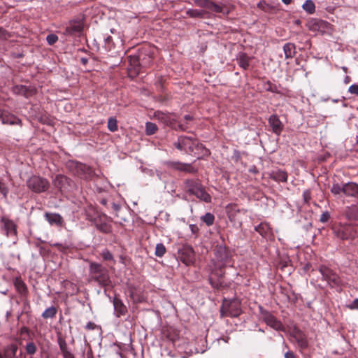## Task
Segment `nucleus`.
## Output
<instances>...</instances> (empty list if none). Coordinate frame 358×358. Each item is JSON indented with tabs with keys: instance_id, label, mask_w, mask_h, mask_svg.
Returning <instances> with one entry per match:
<instances>
[{
	"instance_id": "nucleus-1",
	"label": "nucleus",
	"mask_w": 358,
	"mask_h": 358,
	"mask_svg": "<svg viewBox=\"0 0 358 358\" xmlns=\"http://www.w3.org/2000/svg\"><path fill=\"white\" fill-rule=\"evenodd\" d=\"M175 146L180 150L198 157L200 154L204 155L208 152L196 140L187 136L179 137L178 142L175 143Z\"/></svg>"
},
{
	"instance_id": "nucleus-2",
	"label": "nucleus",
	"mask_w": 358,
	"mask_h": 358,
	"mask_svg": "<svg viewBox=\"0 0 358 358\" xmlns=\"http://www.w3.org/2000/svg\"><path fill=\"white\" fill-rule=\"evenodd\" d=\"M241 313L240 303L236 300L224 301L221 308L222 316L237 317L240 315Z\"/></svg>"
},
{
	"instance_id": "nucleus-3",
	"label": "nucleus",
	"mask_w": 358,
	"mask_h": 358,
	"mask_svg": "<svg viewBox=\"0 0 358 358\" xmlns=\"http://www.w3.org/2000/svg\"><path fill=\"white\" fill-rule=\"evenodd\" d=\"M319 271L321 273L322 278L326 280L329 285L334 287L341 285V280L340 278L329 268L325 266H320Z\"/></svg>"
},
{
	"instance_id": "nucleus-4",
	"label": "nucleus",
	"mask_w": 358,
	"mask_h": 358,
	"mask_svg": "<svg viewBox=\"0 0 358 358\" xmlns=\"http://www.w3.org/2000/svg\"><path fill=\"white\" fill-rule=\"evenodd\" d=\"M48 182L41 177L33 176L27 180V186L35 192H45L48 188Z\"/></svg>"
},
{
	"instance_id": "nucleus-5",
	"label": "nucleus",
	"mask_w": 358,
	"mask_h": 358,
	"mask_svg": "<svg viewBox=\"0 0 358 358\" xmlns=\"http://www.w3.org/2000/svg\"><path fill=\"white\" fill-rule=\"evenodd\" d=\"M197 4L205 8L209 12L222 13L224 15H227L229 13L228 7L216 4L210 0H198Z\"/></svg>"
},
{
	"instance_id": "nucleus-6",
	"label": "nucleus",
	"mask_w": 358,
	"mask_h": 358,
	"mask_svg": "<svg viewBox=\"0 0 358 358\" xmlns=\"http://www.w3.org/2000/svg\"><path fill=\"white\" fill-rule=\"evenodd\" d=\"M83 29V24L80 20H72L66 25L64 34L67 36H79Z\"/></svg>"
},
{
	"instance_id": "nucleus-7",
	"label": "nucleus",
	"mask_w": 358,
	"mask_h": 358,
	"mask_svg": "<svg viewBox=\"0 0 358 358\" xmlns=\"http://www.w3.org/2000/svg\"><path fill=\"white\" fill-rule=\"evenodd\" d=\"M260 315L264 322L267 325L270 326L275 330H280L282 328V324L271 313L266 310L260 308Z\"/></svg>"
},
{
	"instance_id": "nucleus-8",
	"label": "nucleus",
	"mask_w": 358,
	"mask_h": 358,
	"mask_svg": "<svg viewBox=\"0 0 358 358\" xmlns=\"http://www.w3.org/2000/svg\"><path fill=\"white\" fill-rule=\"evenodd\" d=\"M292 336L301 349H305L308 347L306 337L300 329L294 328L292 331Z\"/></svg>"
},
{
	"instance_id": "nucleus-9",
	"label": "nucleus",
	"mask_w": 358,
	"mask_h": 358,
	"mask_svg": "<svg viewBox=\"0 0 358 358\" xmlns=\"http://www.w3.org/2000/svg\"><path fill=\"white\" fill-rule=\"evenodd\" d=\"M269 125L272 128V131L277 135H279L283 129V124L275 115H272L268 118Z\"/></svg>"
},
{
	"instance_id": "nucleus-10",
	"label": "nucleus",
	"mask_w": 358,
	"mask_h": 358,
	"mask_svg": "<svg viewBox=\"0 0 358 358\" xmlns=\"http://www.w3.org/2000/svg\"><path fill=\"white\" fill-rule=\"evenodd\" d=\"M168 164L170 168L176 170L187 173H194L196 171L194 168H193L190 164H184L179 162H171Z\"/></svg>"
},
{
	"instance_id": "nucleus-11",
	"label": "nucleus",
	"mask_w": 358,
	"mask_h": 358,
	"mask_svg": "<svg viewBox=\"0 0 358 358\" xmlns=\"http://www.w3.org/2000/svg\"><path fill=\"white\" fill-rule=\"evenodd\" d=\"M1 222L3 224V229L7 236L15 235L16 227L13 221L3 217L1 218Z\"/></svg>"
},
{
	"instance_id": "nucleus-12",
	"label": "nucleus",
	"mask_w": 358,
	"mask_h": 358,
	"mask_svg": "<svg viewBox=\"0 0 358 358\" xmlns=\"http://www.w3.org/2000/svg\"><path fill=\"white\" fill-rule=\"evenodd\" d=\"M344 194L347 196H358V185L355 182H347L344 184Z\"/></svg>"
},
{
	"instance_id": "nucleus-13",
	"label": "nucleus",
	"mask_w": 358,
	"mask_h": 358,
	"mask_svg": "<svg viewBox=\"0 0 358 358\" xmlns=\"http://www.w3.org/2000/svg\"><path fill=\"white\" fill-rule=\"evenodd\" d=\"M92 279L102 286H107L110 283L109 275L108 271L105 268L100 273L92 277Z\"/></svg>"
},
{
	"instance_id": "nucleus-14",
	"label": "nucleus",
	"mask_w": 358,
	"mask_h": 358,
	"mask_svg": "<svg viewBox=\"0 0 358 358\" xmlns=\"http://www.w3.org/2000/svg\"><path fill=\"white\" fill-rule=\"evenodd\" d=\"M236 60L240 67L246 70L249 68L251 57L248 56L245 53L240 52L236 57Z\"/></svg>"
},
{
	"instance_id": "nucleus-15",
	"label": "nucleus",
	"mask_w": 358,
	"mask_h": 358,
	"mask_svg": "<svg viewBox=\"0 0 358 358\" xmlns=\"http://www.w3.org/2000/svg\"><path fill=\"white\" fill-rule=\"evenodd\" d=\"M186 187L187 191L194 195H196L199 191L203 189L201 184L194 180H187L186 182Z\"/></svg>"
},
{
	"instance_id": "nucleus-16",
	"label": "nucleus",
	"mask_w": 358,
	"mask_h": 358,
	"mask_svg": "<svg viewBox=\"0 0 358 358\" xmlns=\"http://www.w3.org/2000/svg\"><path fill=\"white\" fill-rule=\"evenodd\" d=\"M113 306L117 317H120L125 314L127 308L120 299L115 298L113 300Z\"/></svg>"
},
{
	"instance_id": "nucleus-17",
	"label": "nucleus",
	"mask_w": 358,
	"mask_h": 358,
	"mask_svg": "<svg viewBox=\"0 0 358 358\" xmlns=\"http://www.w3.org/2000/svg\"><path fill=\"white\" fill-rule=\"evenodd\" d=\"M20 123V120L15 115L6 111L5 115L3 117L2 124H18Z\"/></svg>"
},
{
	"instance_id": "nucleus-18",
	"label": "nucleus",
	"mask_w": 358,
	"mask_h": 358,
	"mask_svg": "<svg viewBox=\"0 0 358 358\" xmlns=\"http://www.w3.org/2000/svg\"><path fill=\"white\" fill-rule=\"evenodd\" d=\"M271 178L278 182H286L287 180V174L282 170L274 171L271 174Z\"/></svg>"
},
{
	"instance_id": "nucleus-19",
	"label": "nucleus",
	"mask_w": 358,
	"mask_h": 358,
	"mask_svg": "<svg viewBox=\"0 0 358 358\" xmlns=\"http://www.w3.org/2000/svg\"><path fill=\"white\" fill-rule=\"evenodd\" d=\"M345 213L349 220H358V207L356 206L347 207Z\"/></svg>"
},
{
	"instance_id": "nucleus-20",
	"label": "nucleus",
	"mask_w": 358,
	"mask_h": 358,
	"mask_svg": "<svg viewBox=\"0 0 358 358\" xmlns=\"http://www.w3.org/2000/svg\"><path fill=\"white\" fill-rule=\"evenodd\" d=\"M17 350V345L11 344L5 348L3 354L6 358H15Z\"/></svg>"
},
{
	"instance_id": "nucleus-21",
	"label": "nucleus",
	"mask_w": 358,
	"mask_h": 358,
	"mask_svg": "<svg viewBox=\"0 0 358 358\" xmlns=\"http://www.w3.org/2000/svg\"><path fill=\"white\" fill-rule=\"evenodd\" d=\"M283 50L286 58H292L295 55V45L293 43H287L283 46Z\"/></svg>"
},
{
	"instance_id": "nucleus-22",
	"label": "nucleus",
	"mask_w": 358,
	"mask_h": 358,
	"mask_svg": "<svg viewBox=\"0 0 358 358\" xmlns=\"http://www.w3.org/2000/svg\"><path fill=\"white\" fill-rule=\"evenodd\" d=\"M103 269L104 268L101 264L95 262L91 263L90 265V273L91 278L95 275L100 273Z\"/></svg>"
},
{
	"instance_id": "nucleus-23",
	"label": "nucleus",
	"mask_w": 358,
	"mask_h": 358,
	"mask_svg": "<svg viewBox=\"0 0 358 358\" xmlns=\"http://www.w3.org/2000/svg\"><path fill=\"white\" fill-rule=\"evenodd\" d=\"M46 218L50 224H60L62 222V217L58 214H46Z\"/></svg>"
},
{
	"instance_id": "nucleus-24",
	"label": "nucleus",
	"mask_w": 358,
	"mask_h": 358,
	"mask_svg": "<svg viewBox=\"0 0 358 358\" xmlns=\"http://www.w3.org/2000/svg\"><path fill=\"white\" fill-rule=\"evenodd\" d=\"M302 8L309 14H313L315 10V6L312 0H306L302 5Z\"/></svg>"
},
{
	"instance_id": "nucleus-25",
	"label": "nucleus",
	"mask_w": 358,
	"mask_h": 358,
	"mask_svg": "<svg viewBox=\"0 0 358 358\" xmlns=\"http://www.w3.org/2000/svg\"><path fill=\"white\" fill-rule=\"evenodd\" d=\"M255 230L262 236H265L270 232V227L266 223H261L255 227Z\"/></svg>"
},
{
	"instance_id": "nucleus-26",
	"label": "nucleus",
	"mask_w": 358,
	"mask_h": 358,
	"mask_svg": "<svg viewBox=\"0 0 358 358\" xmlns=\"http://www.w3.org/2000/svg\"><path fill=\"white\" fill-rule=\"evenodd\" d=\"M57 313V309L54 306L49 307L46 308L43 313H42V317L43 318H52L55 316Z\"/></svg>"
},
{
	"instance_id": "nucleus-27",
	"label": "nucleus",
	"mask_w": 358,
	"mask_h": 358,
	"mask_svg": "<svg viewBox=\"0 0 358 358\" xmlns=\"http://www.w3.org/2000/svg\"><path fill=\"white\" fill-rule=\"evenodd\" d=\"M201 219L207 226L213 225L215 221V217L210 213H206L204 215L201 217Z\"/></svg>"
},
{
	"instance_id": "nucleus-28",
	"label": "nucleus",
	"mask_w": 358,
	"mask_h": 358,
	"mask_svg": "<svg viewBox=\"0 0 358 358\" xmlns=\"http://www.w3.org/2000/svg\"><path fill=\"white\" fill-rule=\"evenodd\" d=\"M195 196L205 202H210L211 201L210 196L203 189V188L199 191Z\"/></svg>"
},
{
	"instance_id": "nucleus-29",
	"label": "nucleus",
	"mask_w": 358,
	"mask_h": 358,
	"mask_svg": "<svg viewBox=\"0 0 358 358\" xmlns=\"http://www.w3.org/2000/svg\"><path fill=\"white\" fill-rule=\"evenodd\" d=\"M331 192L334 195H337L343 192L344 194V184L343 185L338 183H334L331 187Z\"/></svg>"
},
{
	"instance_id": "nucleus-30",
	"label": "nucleus",
	"mask_w": 358,
	"mask_h": 358,
	"mask_svg": "<svg viewBox=\"0 0 358 358\" xmlns=\"http://www.w3.org/2000/svg\"><path fill=\"white\" fill-rule=\"evenodd\" d=\"M166 252V248L163 243H159L156 245L155 247V255L159 257H162Z\"/></svg>"
},
{
	"instance_id": "nucleus-31",
	"label": "nucleus",
	"mask_w": 358,
	"mask_h": 358,
	"mask_svg": "<svg viewBox=\"0 0 358 358\" xmlns=\"http://www.w3.org/2000/svg\"><path fill=\"white\" fill-rule=\"evenodd\" d=\"M157 130V127L152 122H147L145 124V132L148 135H152Z\"/></svg>"
},
{
	"instance_id": "nucleus-32",
	"label": "nucleus",
	"mask_w": 358,
	"mask_h": 358,
	"mask_svg": "<svg viewBox=\"0 0 358 358\" xmlns=\"http://www.w3.org/2000/svg\"><path fill=\"white\" fill-rule=\"evenodd\" d=\"M108 128L110 131H115L117 129V120L114 117H110L108 121Z\"/></svg>"
},
{
	"instance_id": "nucleus-33",
	"label": "nucleus",
	"mask_w": 358,
	"mask_h": 358,
	"mask_svg": "<svg viewBox=\"0 0 358 358\" xmlns=\"http://www.w3.org/2000/svg\"><path fill=\"white\" fill-rule=\"evenodd\" d=\"M13 91L15 94H22L24 96L27 95V88L23 85H16L13 87Z\"/></svg>"
},
{
	"instance_id": "nucleus-34",
	"label": "nucleus",
	"mask_w": 358,
	"mask_h": 358,
	"mask_svg": "<svg viewBox=\"0 0 358 358\" xmlns=\"http://www.w3.org/2000/svg\"><path fill=\"white\" fill-rule=\"evenodd\" d=\"M335 235L340 239L345 240L348 238V234L345 231L344 228H339L335 231Z\"/></svg>"
},
{
	"instance_id": "nucleus-35",
	"label": "nucleus",
	"mask_w": 358,
	"mask_h": 358,
	"mask_svg": "<svg viewBox=\"0 0 358 358\" xmlns=\"http://www.w3.org/2000/svg\"><path fill=\"white\" fill-rule=\"evenodd\" d=\"M187 13L189 16H191L192 17H201V16H203V10H198V9H191V10H189Z\"/></svg>"
},
{
	"instance_id": "nucleus-36",
	"label": "nucleus",
	"mask_w": 358,
	"mask_h": 358,
	"mask_svg": "<svg viewBox=\"0 0 358 358\" xmlns=\"http://www.w3.org/2000/svg\"><path fill=\"white\" fill-rule=\"evenodd\" d=\"M26 351L29 355H34L36 352V347L32 342L29 343L26 345Z\"/></svg>"
},
{
	"instance_id": "nucleus-37",
	"label": "nucleus",
	"mask_w": 358,
	"mask_h": 358,
	"mask_svg": "<svg viewBox=\"0 0 358 358\" xmlns=\"http://www.w3.org/2000/svg\"><path fill=\"white\" fill-rule=\"evenodd\" d=\"M47 42L49 45H53L58 40V36L54 34H51L46 37Z\"/></svg>"
},
{
	"instance_id": "nucleus-38",
	"label": "nucleus",
	"mask_w": 358,
	"mask_h": 358,
	"mask_svg": "<svg viewBox=\"0 0 358 358\" xmlns=\"http://www.w3.org/2000/svg\"><path fill=\"white\" fill-rule=\"evenodd\" d=\"M8 192V189L6 187V184L0 180V193H1L3 197H6Z\"/></svg>"
},
{
	"instance_id": "nucleus-39",
	"label": "nucleus",
	"mask_w": 358,
	"mask_h": 358,
	"mask_svg": "<svg viewBox=\"0 0 358 358\" xmlns=\"http://www.w3.org/2000/svg\"><path fill=\"white\" fill-rule=\"evenodd\" d=\"M101 256L104 260H113V257L112 254L108 250H104L101 252Z\"/></svg>"
},
{
	"instance_id": "nucleus-40",
	"label": "nucleus",
	"mask_w": 358,
	"mask_h": 358,
	"mask_svg": "<svg viewBox=\"0 0 358 358\" xmlns=\"http://www.w3.org/2000/svg\"><path fill=\"white\" fill-rule=\"evenodd\" d=\"M330 218V214L328 211L324 212L320 218V221L322 223L327 222Z\"/></svg>"
},
{
	"instance_id": "nucleus-41",
	"label": "nucleus",
	"mask_w": 358,
	"mask_h": 358,
	"mask_svg": "<svg viewBox=\"0 0 358 358\" xmlns=\"http://www.w3.org/2000/svg\"><path fill=\"white\" fill-rule=\"evenodd\" d=\"M59 348L62 352L65 351V350H67V345L65 342V341L62 340V339H59Z\"/></svg>"
},
{
	"instance_id": "nucleus-42",
	"label": "nucleus",
	"mask_w": 358,
	"mask_h": 358,
	"mask_svg": "<svg viewBox=\"0 0 358 358\" xmlns=\"http://www.w3.org/2000/svg\"><path fill=\"white\" fill-rule=\"evenodd\" d=\"M348 91L351 94L358 95V85H352L349 87Z\"/></svg>"
},
{
	"instance_id": "nucleus-43",
	"label": "nucleus",
	"mask_w": 358,
	"mask_h": 358,
	"mask_svg": "<svg viewBox=\"0 0 358 358\" xmlns=\"http://www.w3.org/2000/svg\"><path fill=\"white\" fill-rule=\"evenodd\" d=\"M97 226H98V228L101 231H103L105 233H108V232L110 231V227L106 223H104L103 224H101V225H97Z\"/></svg>"
},
{
	"instance_id": "nucleus-44",
	"label": "nucleus",
	"mask_w": 358,
	"mask_h": 358,
	"mask_svg": "<svg viewBox=\"0 0 358 358\" xmlns=\"http://www.w3.org/2000/svg\"><path fill=\"white\" fill-rule=\"evenodd\" d=\"M348 307L351 309H358V299H355L351 303L348 305Z\"/></svg>"
},
{
	"instance_id": "nucleus-45",
	"label": "nucleus",
	"mask_w": 358,
	"mask_h": 358,
	"mask_svg": "<svg viewBox=\"0 0 358 358\" xmlns=\"http://www.w3.org/2000/svg\"><path fill=\"white\" fill-rule=\"evenodd\" d=\"M314 24L320 27H326L327 26V22L323 20H317L315 22Z\"/></svg>"
},
{
	"instance_id": "nucleus-46",
	"label": "nucleus",
	"mask_w": 358,
	"mask_h": 358,
	"mask_svg": "<svg viewBox=\"0 0 358 358\" xmlns=\"http://www.w3.org/2000/svg\"><path fill=\"white\" fill-rule=\"evenodd\" d=\"M238 210L236 209V206H234V205H231H231H229V206H227V211H228L229 216V217H230V218H231V216L233 215V214H232V210Z\"/></svg>"
},
{
	"instance_id": "nucleus-47",
	"label": "nucleus",
	"mask_w": 358,
	"mask_h": 358,
	"mask_svg": "<svg viewBox=\"0 0 358 358\" xmlns=\"http://www.w3.org/2000/svg\"><path fill=\"white\" fill-rule=\"evenodd\" d=\"M64 358H74L73 355L67 350L62 352Z\"/></svg>"
},
{
	"instance_id": "nucleus-48",
	"label": "nucleus",
	"mask_w": 358,
	"mask_h": 358,
	"mask_svg": "<svg viewBox=\"0 0 358 358\" xmlns=\"http://www.w3.org/2000/svg\"><path fill=\"white\" fill-rule=\"evenodd\" d=\"M77 167L79 170L82 171H85L89 169V167L87 166L85 164H77Z\"/></svg>"
},
{
	"instance_id": "nucleus-49",
	"label": "nucleus",
	"mask_w": 358,
	"mask_h": 358,
	"mask_svg": "<svg viewBox=\"0 0 358 358\" xmlns=\"http://www.w3.org/2000/svg\"><path fill=\"white\" fill-rule=\"evenodd\" d=\"M189 229L193 234H196L199 231V228L196 224H189Z\"/></svg>"
},
{
	"instance_id": "nucleus-50",
	"label": "nucleus",
	"mask_w": 358,
	"mask_h": 358,
	"mask_svg": "<svg viewBox=\"0 0 358 358\" xmlns=\"http://www.w3.org/2000/svg\"><path fill=\"white\" fill-rule=\"evenodd\" d=\"M285 358H296V355L291 351H287L285 354Z\"/></svg>"
},
{
	"instance_id": "nucleus-51",
	"label": "nucleus",
	"mask_w": 358,
	"mask_h": 358,
	"mask_svg": "<svg viewBox=\"0 0 358 358\" xmlns=\"http://www.w3.org/2000/svg\"><path fill=\"white\" fill-rule=\"evenodd\" d=\"M94 323L92 322H89L87 325H86V329H94Z\"/></svg>"
},
{
	"instance_id": "nucleus-52",
	"label": "nucleus",
	"mask_w": 358,
	"mask_h": 358,
	"mask_svg": "<svg viewBox=\"0 0 358 358\" xmlns=\"http://www.w3.org/2000/svg\"><path fill=\"white\" fill-rule=\"evenodd\" d=\"M303 196H304L305 201H307V199L310 198V193H309V192L308 191H305L303 192Z\"/></svg>"
},
{
	"instance_id": "nucleus-53",
	"label": "nucleus",
	"mask_w": 358,
	"mask_h": 358,
	"mask_svg": "<svg viewBox=\"0 0 358 358\" xmlns=\"http://www.w3.org/2000/svg\"><path fill=\"white\" fill-rule=\"evenodd\" d=\"M112 206H113V208L115 210V211H118L120 210V206L118 204H116L115 203H112Z\"/></svg>"
},
{
	"instance_id": "nucleus-54",
	"label": "nucleus",
	"mask_w": 358,
	"mask_h": 358,
	"mask_svg": "<svg viewBox=\"0 0 358 358\" xmlns=\"http://www.w3.org/2000/svg\"><path fill=\"white\" fill-rule=\"evenodd\" d=\"M5 110H0V121L2 122V120H3V117L5 115Z\"/></svg>"
},
{
	"instance_id": "nucleus-55",
	"label": "nucleus",
	"mask_w": 358,
	"mask_h": 358,
	"mask_svg": "<svg viewBox=\"0 0 358 358\" xmlns=\"http://www.w3.org/2000/svg\"><path fill=\"white\" fill-rule=\"evenodd\" d=\"M57 179L59 180L61 182H63V181L66 180V178L62 176H57Z\"/></svg>"
},
{
	"instance_id": "nucleus-56",
	"label": "nucleus",
	"mask_w": 358,
	"mask_h": 358,
	"mask_svg": "<svg viewBox=\"0 0 358 358\" xmlns=\"http://www.w3.org/2000/svg\"><path fill=\"white\" fill-rule=\"evenodd\" d=\"M185 117V119L186 120H192V117L191 115H185V117Z\"/></svg>"
},
{
	"instance_id": "nucleus-57",
	"label": "nucleus",
	"mask_w": 358,
	"mask_h": 358,
	"mask_svg": "<svg viewBox=\"0 0 358 358\" xmlns=\"http://www.w3.org/2000/svg\"><path fill=\"white\" fill-rule=\"evenodd\" d=\"M292 0H282V1L285 3V4H289L291 2H292Z\"/></svg>"
},
{
	"instance_id": "nucleus-58",
	"label": "nucleus",
	"mask_w": 358,
	"mask_h": 358,
	"mask_svg": "<svg viewBox=\"0 0 358 358\" xmlns=\"http://www.w3.org/2000/svg\"><path fill=\"white\" fill-rule=\"evenodd\" d=\"M100 202L103 205H106V203H107V201L105 199H101Z\"/></svg>"
},
{
	"instance_id": "nucleus-59",
	"label": "nucleus",
	"mask_w": 358,
	"mask_h": 358,
	"mask_svg": "<svg viewBox=\"0 0 358 358\" xmlns=\"http://www.w3.org/2000/svg\"><path fill=\"white\" fill-rule=\"evenodd\" d=\"M268 90L271 91V92H275V89L274 87H273L272 86H270L269 88H268Z\"/></svg>"
},
{
	"instance_id": "nucleus-60",
	"label": "nucleus",
	"mask_w": 358,
	"mask_h": 358,
	"mask_svg": "<svg viewBox=\"0 0 358 358\" xmlns=\"http://www.w3.org/2000/svg\"><path fill=\"white\" fill-rule=\"evenodd\" d=\"M0 358H6L3 352L0 351Z\"/></svg>"
},
{
	"instance_id": "nucleus-61",
	"label": "nucleus",
	"mask_w": 358,
	"mask_h": 358,
	"mask_svg": "<svg viewBox=\"0 0 358 358\" xmlns=\"http://www.w3.org/2000/svg\"><path fill=\"white\" fill-rule=\"evenodd\" d=\"M82 61L83 63H85L87 62V59H82Z\"/></svg>"
},
{
	"instance_id": "nucleus-62",
	"label": "nucleus",
	"mask_w": 358,
	"mask_h": 358,
	"mask_svg": "<svg viewBox=\"0 0 358 358\" xmlns=\"http://www.w3.org/2000/svg\"><path fill=\"white\" fill-rule=\"evenodd\" d=\"M222 261H224V258L221 257Z\"/></svg>"
},
{
	"instance_id": "nucleus-63",
	"label": "nucleus",
	"mask_w": 358,
	"mask_h": 358,
	"mask_svg": "<svg viewBox=\"0 0 358 358\" xmlns=\"http://www.w3.org/2000/svg\"><path fill=\"white\" fill-rule=\"evenodd\" d=\"M357 142H358V136H357Z\"/></svg>"
}]
</instances>
